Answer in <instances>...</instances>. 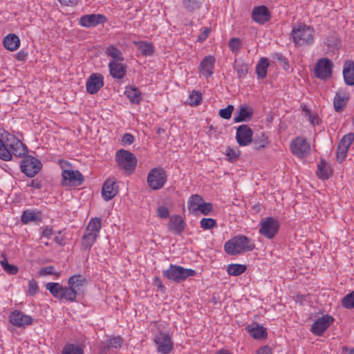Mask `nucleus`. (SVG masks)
<instances>
[{
  "label": "nucleus",
  "mask_w": 354,
  "mask_h": 354,
  "mask_svg": "<svg viewBox=\"0 0 354 354\" xmlns=\"http://www.w3.org/2000/svg\"><path fill=\"white\" fill-rule=\"evenodd\" d=\"M134 141V137L131 133H127L124 134L122 142L123 145H131Z\"/></svg>",
  "instance_id": "58"
},
{
  "label": "nucleus",
  "mask_w": 354,
  "mask_h": 354,
  "mask_svg": "<svg viewBox=\"0 0 354 354\" xmlns=\"http://www.w3.org/2000/svg\"><path fill=\"white\" fill-rule=\"evenodd\" d=\"M167 180L165 171L161 168L152 169L147 176V183L150 188L158 190L162 188Z\"/></svg>",
  "instance_id": "9"
},
{
  "label": "nucleus",
  "mask_w": 354,
  "mask_h": 354,
  "mask_svg": "<svg viewBox=\"0 0 354 354\" xmlns=\"http://www.w3.org/2000/svg\"><path fill=\"white\" fill-rule=\"evenodd\" d=\"M41 215L38 211H34L32 209H26L24 211L21 221L24 224H28L32 222L41 221Z\"/></svg>",
  "instance_id": "28"
},
{
  "label": "nucleus",
  "mask_w": 354,
  "mask_h": 354,
  "mask_svg": "<svg viewBox=\"0 0 354 354\" xmlns=\"http://www.w3.org/2000/svg\"><path fill=\"white\" fill-rule=\"evenodd\" d=\"M290 149L298 158H304L309 153L310 148L305 138L297 137L291 142Z\"/></svg>",
  "instance_id": "12"
},
{
  "label": "nucleus",
  "mask_w": 354,
  "mask_h": 354,
  "mask_svg": "<svg viewBox=\"0 0 354 354\" xmlns=\"http://www.w3.org/2000/svg\"><path fill=\"white\" fill-rule=\"evenodd\" d=\"M342 305L346 308H354V291L342 299Z\"/></svg>",
  "instance_id": "44"
},
{
  "label": "nucleus",
  "mask_w": 354,
  "mask_h": 354,
  "mask_svg": "<svg viewBox=\"0 0 354 354\" xmlns=\"http://www.w3.org/2000/svg\"><path fill=\"white\" fill-rule=\"evenodd\" d=\"M234 111V106L228 105L226 108L222 109L219 111V115L223 119H230L232 116V111Z\"/></svg>",
  "instance_id": "50"
},
{
  "label": "nucleus",
  "mask_w": 354,
  "mask_h": 354,
  "mask_svg": "<svg viewBox=\"0 0 354 354\" xmlns=\"http://www.w3.org/2000/svg\"><path fill=\"white\" fill-rule=\"evenodd\" d=\"M252 143L254 149L260 150L266 146L268 142L265 136L262 134V138L259 140H254Z\"/></svg>",
  "instance_id": "51"
},
{
  "label": "nucleus",
  "mask_w": 354,
  "mask_h": 354,
  "mask_svg": "<svg viewBox=\"0 0 354 354\" xmlns=\"http://www.w3.org/2000/svg\"><path fill=\"white\" fill-rule=\"evenodd\" d=\"M204 3V0H181L182 7L189 13L198 10Z\"/></svg>",
  "instance_id": "29"
},
{
  "label": "nucleus",
  "mask_w": 354,
  "mask_h": 354,
  "mask_svg": "<svg viewBox=\"0 0 354 354\" xmlns=\"http://www.w3.org/2000/svg\"><path fill=\"white\" fill-rule=\"evenodd\" d=\"M28 57V53L24 50H20L16 55V58L19 61H25Z\"/></svg>",
  "instance_id": "63"
},
{
  "label": "nucleus",
  "mask_w": 354,
  "mask_h": 354,
  "mask_svg": "<svg viewBox=\"0 0 354 354\" xmlns=\"http://www.w3.org/2000/svg\"><path fill=\"white\" fill-rule=\"evenodd\" d=\"M157 215L161 218H166L169 216V212L167 207L165 206L159 207L156 211Z\"/></svg>",
  "instance_id": "55"
},
{
  "label": "nucleus",
  "mask_w": 354,
  "mask_h": 354,
  "mask_svg": "<svg viewBox=\"0 0 354 354\" xmlns=\"http://www.w3.org/2000/svg\"><path fill=\"white\" fill-rule=\"evenodd\" d=\"M157 346V351L161 354H169L173 349V342L167 333H158L153 339Z\"/></svg>",
  "instance_id": "11"
},
{
  "label": "nucleus",
  "mask_w": 354,
  "mask_h": 354,
  "mask_svg": "<svg viewBox=\"0 0 354 354\" xmlns=\"http://www.w3.org/2000/svg\"><path fill=\"white\" fill-rule=\"evenodd\" d=\"M276 59L280 62L284 69H288L289 67L288 61L287 59L281 54H277Z\"/></svg>",
  "instance_id": "56"
},
{
  "label": "nucleus",
  "mask_w": 354,
  "mask_h": 354,
  "mask_svg": "<svg viewBox=\"0 0 354 354\" xmlns=\"http://www.w3.org/2000/svg\"><path fill=\"white\" fill-rule=\"evenodd\" d=\"M196 208L203 215H208L213 210V205L211 203L203 202L202 205H198Z\"/></svg>",
  "instance_id": "49"
},
{
  "label": "nucleus",
  "mask_w": 354,
  "mask_h": 354,
  "mask_svg": "<svg viewBox=\"0 0 354 354\" xmlns=\"http://www.w3.org/2000/svg\"><path fill=\"white\" fill-rule=\"evenodd\" d=\"M53 231L51 227H46L42 231V236L49 239L53 235Z\"/></svg>",
  "instance_id": "64"
},
{
  "label": "nucleus",
  "mask_w": 354,
  "mask_h": 354,
  "mask_svg": "<svg viewBox=\"0 0 354 354\" xmlns=\"http://www.w3.org/2000/svg\"><path fill=\"white\" fill-rule=\"evenodd\" d=\"M196 274L193 269L184 268L180 266L171 264L168 269L162 271L164 277L175 283H180L185 281L189 277H192Z\"/></svg>",
  "instance_id": "3"
},
{
  "label": "nucleus",
  "mask_w": 354,
  "mask_h": 354,
  "mask_svg": "<svg viewBox=\"0 0 354 354\" xmlns=\"http://www.w3.org/2000/svg\"><path fill=\"white\" fill-rule=\"evenodd\" d=\"M248 68L246 66H239L237 68V73L239 77H243L247 74Z\"/></svg>",
  "instance_id": "62"
},
{
  "label": "nucleus",
  "mask_w": 354,
  "mask_h": 354,
  "mask_svg": "<svg viewBox=\"0 0 354 354\" xmlns=\"http://www.w3.org/2000/svg\"><path fill=\"white\" fill-rule=\"evenodd\" d=\"M200 225L203 230H211L217 227L216 220L212 218H203L200 221Z\"/></svg>",
  "instance_id": "42"
},
{
  "label": "nucleus",
  "mask_w": 354,
  "mask_h": 354,
  "mask_svg": "<svg viewBox=\"0 0 354 354\" xmlns=\"http://www.w3.org/2000/svg\"><path fill=\"white\" fill-rule=\"evenodd\" d=\"M201 95L199 92L197 91H192L189 98L187 99V103L192 106H196L198 105L201 103Z\"/></svg>",
  "instance_id": "47"
},
{
  "label": "nucleus",
  "mask_w": 354,
  "mask_h": 354,
  "mask_svg": "<svg viewBox=\"0 0 354 354\" xmlns=\"http://www.w3.org/2000/svg\"><path fill=\"white\" fill-rule=\"evenodd\" d=\"M333 64L328 58L319 59L315 65V75L321 80H327L332 75Z\"/></svg>",
  "instance_id": "10"
},
{
  "label": "nucleus",
  "mask_w": 354,
  "mask_h": 354,
  "mask_svg": "<svg viewBox=\"0 0 354 354\" xmlns=\"http://www.w3.org/2000/svg\"><path fill=\"white\" fill-rule=\"evenodd\" d=\"M228 46L234 53H237L241 50V41L239 38L233 37L228 41Z\"/></svg>",
  "instance_id": "45"
},
{
  "label": "nucleus",
  "mask_w": 354,
  "mask_h": 354,
  "mask_svg": "<svg viewBox=\"0 0 354 354\" xmlns=\"http://www.w3.org/2000/svg\"><path fill=\"white\" fill-rule=\"evenodd\" d=\"M313 32L312 28L300 24L292 28V37L296 45H310L313 42Z\"/></svg>",
  "instance_id": "2"
},
{
  "label": "nucleus",
  "mask_w": 354,
  "mask_h": 354,
  "mask_svg": "<svg viewBox=\"0 0 354 354\" xmlns=\"http://www.w3.org/2000/svg\"><path fill=\"white\" fill-rule=\"evenodd\" d=\"M106 21L104 15L101 14H90L82 16L79 24L85 28H89L102 24Z\"/></svg>",
  "instance_id": "17"
},
{
  "label": "nucleus",
  "mask_w": 354,
  "mask_h": 354,
  "mask_svg": "<svg viewBox=\"0 0 354 354\" xmlns=\"http://www.w3.org/2000/svg\"><path fill=\"white\" fill-rule=\"evenodd\" d=\"M9 322L16 327L25 328L26 326H30L32 324L33 319L30 315H25L18 310H15L9 316Z\"/></svg>",
  "instance_id": "15"
},
{
  "label": "nucleus",
  "mask_w": 354,
  "mask_h": 354,
  "mask_svg": "<svg viewBox=\"0 0 354 354\" xmlns=\"http://www.w3.org/2000/svg\"><path fill=\"white\" fill-rule=\"evenodd\" d=\"M209 32V29L205 28L201 33V35L198 37L197 41L199 42H202V41H205L207 38Z\"/></svg>",
  "instance_id": "61"
},
{
  "label": "nucleus",
  "mask_w": 354,
  "mask_h": 354,
  "mask_svg": "<svg viewBox=\"0 0 354 354\" xmlns=\"http://www.w3.org/2000/svg\"><path fill=\"white\" fill-rule=\"evenodd\" d=\"M99 235L95 234L93 232H90L88 231L85 232L82 241V246L84 250H89L93 243L95 242L97 238Z\"/></svg>",
  "instance_id": "31"
},
{
  "label": "nucleus",
  "mask_w": 354,
  "mask_h": 354,
  "mask_svg": "<svg viewBox=\"0 0 354 354\" xmlns=\"http://www.w3.org/2000/svg\"><path fill=\"white\" fill-rule=\"evenodd\" d=\"M104 85L103 76L100 73H92L86 83V91L90 94L97 93Z\"/></svg>",
  "instance_id": "18"
},
{
  "label": "nucleus",
  "mask_w": 354,
  "mask_h": 354,
  "mask_svg": "<svg viewBox=\"0 0 354 354\" xmlns=\"http://www.w3.org/2000/svg\"><path fill=\"white\" fill-rule=\"evenodd\" d=\"M304 111H305L306 114L308 116V120H310L312 124H315V123H318V118L316 115H312L310 110L304 108Z\"/></svg>",
  "instance_id": "59"
},
{
  "label": "nucleus",
  "mask_w": 354,
  "mask_h": 354,
  "mask_svg": "<svg viewBox=\"0 0 354 354\" xmlns=\"http://www.w3.org/2000/svg\"><path fill=\"white\" fill-rule=\"evenodd\" d=\"M122 342H123V340H122V337H120V336H118V337H113V338L109 339L108 343L111 348L117 349L121 346Z\"/></svg>",
  "instance_id": "53"
},
{
  "label": "nucleus",
  "mask_w": 354,
  "mask_h": 354,
  "mask_svg": "<svg viewBox=\"0 0 354 354\" xmlns=\"http://www.w3.org/2000/svg\"><path fill=\"white\" fill-rule=\"evenodd\" d=\"M46 289L53 295L55 298L68 300L66 296V287H63L59 283L50 282L46 284Z\"/></svg>",
  "instance_id": "24"
},
{
  "label": "nucleus",
  "mask_w": 354,
  "mask_h": 354,
  "mask_svg": "<svg viewBox=\"0 0 354 354\" xmlns=\"http://www.w3.org/2000/svg\"><path fill=\"white\" fill-rule=\"evenodd\" d=\"M40 275H48L53 274L55 273V268L53 266H46L45 268H41L39 270Z\"/></svg>",
  "instance_id": "57"
},
{
  "label": "nucleus",
  "mask_w": 354,
  "mask_h": 354,
  "mask_svg": "<svg viewBox=\"0 0 354 354\" xmlns=\"http://www.w3.org/2000/svg\"><path fill=\"white\" fill-rule=\"evenodd\" d=\"M348 149L338 145L336 151V158L338 162H342L347 155Z\"/></svg>",
  "instance_id": "52"
},
{
  "label": "nucleus",
  "mask_w": 354,
  "mask_h": 354,
  "mask_svg": "<svg viewBox=\"0 0 354 354\" xmlns=\"http://www.w3.org/2000/svg\"><path fill=\"white\" fill-rule=\"evenodd\" d=\"M317 176L322 179H328L330 176V170L326 167L325 160H322L317 165Z\"/></svg>",
  "instance_id": "40"
},
{
  "label": "nucleus",
  "mask_w": 354,
  "mask_h": 354,
  "mask_svg": "<svg viewBox=\"0 0 354 354\" xmlns=\"http://www.w3.org/2000/svg\"><path fill=\"white\" fill-rule=\"evenodd\" d=\"M255 245L251 239L245 236H236L227 241L224 245L225 252L230 255H236L248 251H252Z\"/></svg>",
  "instance_id": "1"
},
{
  "label": "nucleus",
  "mask_w": 354,
  "mask_h": 354,
  "mask_svg": "<svg viewBox=\"0 0 354 354\" xmlns=\"http://www.w3.org/2000/svg\"><path fill=\"white\" fill-rule=\"evenodd\" d=\"M271 14L268 8L265 6L254 8L252 12V19L260 24H264L270 19Z\"/></svg>",
  "instance_id": "20"
},
{
  "label": "nucleus",
  "mask_w": 354,
  "mask_h": 354,
  "mask_svg": "<svg viewBox=\"0 0 354 354\" xmlns=\"http://www.w3.org/2000/svg\"><path fill=\"white\" fill-rule=\"evenodd\" d=\"M115 161L119 168L128 174L133 173L137 165L134 154L125 149H120L116 152Z\"/></svg>",
  "instance_id": "4"
},
{
  "label": "nucleus",
  "mask_w": 354,
  "mask_h": 354,
  "mask_svg": "<svg viewBox=\"0 0 354 354\" xmlns=\"http://www.w3.org/2000/svg\"><path fill=\"white\" fill-rule=\"evenodd\" d=\"M252 110L250 108L241 106L236 115L234 118V121L235 122H240L243 121H247L248 120L251 119L252 116Z\"/></svg>",
  "instance_id": "30"
},
{
  "label": "nucleus",
  "mask_w": 354,
  "mask_h": 354,
  "mask_svg": "<svg viewBox=\"0 0 354 354\" xmlns=\"http://www.w3.org/2000/svg\"><path fill=\"white\" fill-rule=\"evenodd\" d=\"M59 2L66 6H73L77 4L79 0H58Z\"/></svg>",
  "instance_id": "60"
},
{
  "label": "nucleus",
  "mask_w": 354,
  "mask_h": 354,
  "mask_svg": "<svg viewBox=\"0 0 354 354\" xmlns=\"http://www.w3.org/2000/svg\"><path fill=\"white\" fill-rule=\"evenodd\" d=\"M3 45L7 50L15 51L19 48L20 39L15 34H8L3 40Z\"/></svg>",
  "instance_id": "25"
},
{
  "label": "nucleus",
  "mask_w": 354,
  "mask_h": 354,
  "mask_svg": "<svg viewBox=\"0 0 354 354\" xmlns=\"http://www.w3.org/2000/svg\"><path fill=\"white\" fill-rule=\"evenodd\" d=\"M86 283V278L81 274L71 276L68 280V287H66V296L68 301H75L77 292Z\"/></svg>",
  "instance_id": "8"
},
{
  "label": "nucleus",
  "mask_w": 354,
  "mask_h": 354,
  "mask_svg": "<svg viewBox=\"0 0 354 354\" xmlns=\"http://www.w3.org/2000/svg\"><path fill=\"white\" fill-rule=\"evenodd\" d=\"M125 95L132 103L138 104L141 100V93L137 88H127Z\"/></svg>",
  "instance_id": "36"
},
{
  "label": "nucleus",
  "mask_w": 354,
  "mask_h": 354,
  "mask_svg": "<svg viewBox=\"0 0 354 354\" xmlns=\"http://www.w3.org/2000/svg\"><path fill=\"white\" fill-rule=\"evenodd\" d=\"M105 53L113 59L112 61L122 62L124 60L122 52L114 46L111 45L106 47Z\"/></svg>",
  "instance_id": "35"
},
{
  "label": "nucleus",
  "mask_w": 354,
  "mask_h": 354,
  "mask_svg": "<svg viewBox=\"0 0 354 354\" xmlns=\"http://www.w3.org/2000/svg\"><path fill=\"white\" fill-rule=\"evenodd\" d=\"M215 61V58L211 55L205 57L201 61L198 70L206 78H208L213 74Z\"/></svg>",
  "instance_id": "22"
},
{
  "label": "nucleus",
  "mask_w": 354,
  "mask_h": 354,
  "mask_svg": "<svg viewBox=\"0 0 354 354\" xmlns=\"http://www.w3.org/2000/svg\"><path fill=\"white\" fill-rule=\"evenodd\" d=\"M252 130L248 125L242 124L236 129V139L240 146L244 147L252 142Z\"/></svg>",
  "instance_id": "16"
},
{
  "label": "nucleus",
  "mask_w": 354,
  "mask_h": 354,
  "mask_svg": "<svg viewBox=\"0 0 354 354\" xmlns=\"http://www.w3.org/2000/svg\"><path fill=\"white\" fill-rule=\"evenodd\" d=\"M247 269L246 266L243 264L232 263L227 268L228 274L232 276H238L243 273Z\"/></svg>",
  "instance_id": "39"
},
{
  "label": "nucleus",
  "mask_w": 354,
  "mask_h": 354,
  "mask_svg": "<svg viewBox=\"0 0 354 354\" xmlns=\"http://www.w3.org/2000/svg\"><path fill=\"white\" fill-rule=\"evenodd\" d=\"M185 227V221L180 215H173L169 217L168 229L172 234L180 235L184 231Z\"/></svg>",
  "instance_id": "21"
},
{
  "label": "nucleus",
  "mask_w": 354,
  "mask_h": 354,
  "mask_svg": "<svg viewBox=\"0 0 354 354\" xmlns=\"http://www.w3.org/2000/svg\"><path fill=\"white\" fill-rule=\"evenodd\" d=\"M62 354H83L81 348L73 344H67L62 351Z\"/></svg>",
  "instance_id": "48"
},
{
  "label": "nucleus",
  "mask_w": 354,
  "mask_h": 354,
  "mask_svg": "<svg viewBox=\"0 0 354 354\" xmlns=\"http://www.w3.org/2000/svg\"><path fill=\"white\" fill-rule=\"evenodd\" d=\"M22 160L20 167L21 171L28 177H34L42 167L41 161L32 156H25Z\"/></svg>",
  "instance_id": "6"
},
{
  "label": "nucleus",
  "mask_w": 354,
  "mask_h": 354,
  "mask_svg": "<svg viewBox=\"0 0 354 354\" xmlns=\"http://www.w3.org/2000/svg\"><path fill=\"white\" fill-rule=\"evenodd\" d=\"M343 76L344 82L347 85H354V62L353 61H347L345 62Z\"/></svg>",
  "instance_id": "27"
},
{
  "label": "nucleus",
  "mask_w": 354,
  "mask_h": 354,
  "mask_svg": "<svg viewBox=\"0 0 354 354\" xmlns=\"http://www.w3.org/2000/svg\"><path fill=\"white\" fill-rule=\"evenodd\" d=\"M102 227V222L100 218L95 217L92 218L87 225L86 231L93 232L99 235Z\"/></svg>",
  "instance_id": "38"
},
{
  "label": "nucleus",
  "mask_w": 354,
  "mask_h": 354,
  "mask_svg": "<svg viewBox=\"0 0 354 354\" xmlns=\"http://www.w3.org/2000/svg\"><path fill=\"white\" fill-rule=\"evenodd\" d=\"M259 225V234L268 239H273L279 229V221L270 216L263 218Z\"/></svg>",
  "instance_id": "7"
},
{
  "label": "nucleus",
  "mask_w": 354,
  "mask_h": 354,
  "mask_svg": "<svg viewBox=\"0 0 354 354\" xmlns=\"http://www.w3.org/2000/svg\"><path fill=\"white\" fill-rule=\"evenodd\" d=\"M334 319L329 315H323L315 321L311 326V332L317 336H321L333 324Z\"/></svg>",
  "instance_id": "13"
},
{
  "label": "nucleus",
  "mask_w": 354,
  "mask_h": 354,
  "mask_svg": "<svg viewBox=\"0 0 354 354\" xmlns=\"http://www.w3.org/2000/svg\"><path fill=\"white\" fill-rule=\"evenodd\" d=\"M204 202L202 196L198 194H193L190 196L188 201L187 207L189 212L193 213H196L198 209L196 208L198 205H202Z\"/></svg>",
  "instance_id": "33"
},
{
  "label": "nucleus",
  "mask_w": 354,
  "mask_h": 354,
  "mask_svg": "<svg viewBox=\"0 0 354 354\" xmlns=\"http://www.w3.org/2000/svg\"><path fill=\"white\" fill-rule=\"evenodd\" d=\"M4 140L0 138V158L4 161L11 160V154L7 149L6 136L3 138Z\"/></svg>",
  "instance_id": "41"
},
{
  "label": "nucleus",
  "mask_w": 354,
  "mask_h": 354,
  "mask_svg": "<svg viewBox=\"0 0 354 354\" xmlns=\"http://www.w3.org/2000/svg\"><path fill=\"white\" fill-rule=\"evenodd\" d=\"M110 75L118 80L122 79L126 75V66L120 62L111 61L109 64Z\"/></svg>",
  "instance_id": "23"
},
{
  "label": "nucleus",
  "mask_w": 354,
  "mask_h": 354,
  "mask_svg": "<svg viewBox=\"0 0 354 354\" xmlns=\"http://www.w3.org/2000/svg\"><path fill=\"white\" fill-rule=\"evenodd\" d=\"M7 149L11 154L17 158H24L28 153L27 147L15 136L6 133Z\"/></svg>",
  "instance_id": "5"
},
{
  "label": "nucleus",
  "mask_w": 354,
  "mask_h": 354,
  "mask_svg": "<svg viewBox=\"0 0 354 354\" xmlns=\"http://www.w3.org/2000/svg\"><path fill=\"white\" fill-rule=\"evenodd\" d=\"M354 140V133H348L343 136V138L341 139L339 145L348 149L349 147L352 144V142Z\"/></svg>",
  "instance_id": "43"
},
{
  "label": "nucleus",
  "mask_w": 354,
  "mask_h": 354,
  "mask_svg": "<svg viewBox=\"0 0 354 354\" xmlns=\"http://www.w3.org/2000/svg\"><path fill=\"white\" fill-rule=\"evenodd\" d=\"M118 193V188L113 179H107L102 189V196L104 201H109L114 198Z\"/></svg>",
  "instance_id": "19"
},
{
  "label": "nucleus",
  "mask_w": 354,
  "mask_h": 354,
  "mask_svg": "<svg viewBox=\"0 0 354 354\" xmlns=\"http://www.w3.org/2000/svg\"><path fill=\"white\" fill-rule=\"evenodd\" d=\"M348 100V94L342 90H339L336 93V95L334 98V102H333L335 111H337V112L342 111L344 110V107L346 106Z\"/></svg>",
  "instance_id": "26"
},
{
  "label": "nucleus",
  "mask_w": 354,
  "mask_h": 354,
  "mask_svg": "<svg viewBox=\"0 0 354 354\" xmlns=\"http://www.w3.org/2000/svg\"><path fill=\"white\" fill-rule=\"evenodd\" d=\"M268 66L269 62L267 58L262 57L260 59L256 66V73L259 78L263 79L266 77Z\"/></svg>",
  "instance_id": "34"
},
{
  "label": "nucleus",
  "mask_w": 354,
  "mask_h": 354,
  "mask_svg": "<svg viewBox=\"0 0 354 354\" xmlns=\"http://www.w3.org/2000/svg\"><path fill=\"white\" fill-rule=\"evenodd\" d=\"M247 330L254 339L264 338L267 334L266 328L259 325H256L255 326H248Z\"/></svg>",
  "instance_id": "32"
},
{
  "label": "nucleus",
  "mask_w": 354,
  "mask_h": 354,
  "mask_svg": "<svg viewBox=\"0 0 354 354\" xmlns=\"http://www.w3.org/2000/svg\"><path fill=\"white\" fill-rule=\"evenodd\" d=\"M62 176L65 185L78 186L84 181L83 175L78 170L64 169Z\"/></svg>",
  "instance_id": "14"
},
{
  "label": "nucleus",
  "mask_w": 354,
  "mask_h": 354,
  "mask_svg": "<svg viewBox=\"0 0 354 354\" xmlns=\"http://www.w3.org/2000/svg\"><path fill=\"white\" fill-rule=\"evenodd\" d=\"M39 290L37 283L35 280L32 279L28 283V293L30 295H35Z\"/></svg>",
  "instance_id": "54"
},
{
  "label": "nucleus",
  "mask_w": 354,
  "mask_h": 354,
  "mask_svg": "<svg viewBox=\"0 0 354 354\" xmlns=\"http://www.w3.org/2000/svg\"><path fill=\"white\" fill-rule=\"evenodd\" d=\"M3 270L10 274H15L18 272V268L14 265L9 264L7 259H4L0 262Z\"/></svg>",
  "instance_id": "46"
},
{
  "label": "nucleus",
  "mask_w": 354,
  "mask_h": 354,
  "mask_svg": "<svg viewBox=\"0 0 354 354\" xmlns=\"http://www.w3.org/2000/svg\"><path fill=\"white\" fill-rule=\"evenodd\" d=\"M135 44L142 55L145 56H150L153 55L154 50L151 44L142 41H136L135 42Z\"/></svg>",
  "instance_id": "37"
}]
</instances>
